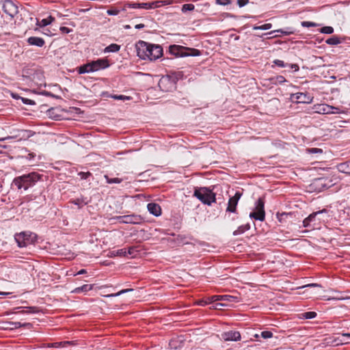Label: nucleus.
Masks as SVG:
<instances>
[{
    "label": "nucleus",
    "mask_w": 350,
    "mask_h": 350,
    "mask_svg": "<svg viewBox=\"0 0 350 350\" xmlns=\"http://www.w3.org/2000/svg\"><path fill=\"white\" fill-rule=\"evenodd\" d=\"M137 56L142 59L156 60L163 54V49L159 45L139 41L136 45Z\"/></svg>",
    "instance_id": "1"
},
{
    "label": "nucleus",
    "mask_w": 350,
    "mask_h": 350,
    "mask_svg": "<svg viewBox=\"0 0 350 350\" xmlns=\"http://www.w3.org/2000/svg\"><path fill=\"white\" fill-rule=\"evenodd\" d=\"M41 177L42 175L37 172L29 173L14 178L12 181V185L16 187L18 189H23L24 190H27L40 180Z\"/></svg>",
    "instance_id": "2"
},
{
    "label": "nucleus",
    "mask_w": 350,
    "mask_h": 350,
    "mask_svg": "<svg viewBox=\"0 0 350 350\" xmlns=\"http://www.w3.org/2000/svg\"><path fill=\"white\" fill-rule=\"evenodd\" d=\"M193 196L196 197L203 204L210 206L216 200L215 193L207 187H200L196 189Z\"/></svg>",
    "instance_id": "3"
},
{
    "label": "nucleus",
    "mask_w": 350,
    "mask_h": 350,
    "mask_svg": "<svg viewBox=\"0 0 350 350\" xmlns=\"http://www.w3.org/2000/svg\"><path fill=\"white\" fill-rule=\"evenodd\" d=\"M170 53L176 57L199 56L200 51L196 49L187 48L180 45H171L169 48Z\"/></svg>",
    "instance_id": "4"
},
{
    "label": "nucleus",
    "mask_w": 350,
    "mask_h": 350,
    "mask_svg": "<svg viewBox=\"0 0 350 350\" xmlns=\"http://www.w3.org/2000/svg\"><path fill=\"white\" fill-rule=\"evenodd\" d=\"M36 238V235L30 232H22L16 234L14 239L20 247H24L31 244Z\"/></svg>",
    "instance_id": "5"
},
{
    "label": "nucleus",
    "mask_w": 350,
    "mask_h": 350,
    "mask_svg": "<svg viewBox=\"0 0 350 350\" xmlns=\"http://www.w3.org/2000/svg\"><path fill=\"white\" fill-rule=\"evenodd\" d=\"M250 217L261 221L265 220V201L262 198H259L256 202L254 211L250 213Z\"/></svg>",
    "instance_id": "6"
},
{
    "label": "nucleus",
    "mask_w": 350,
    "mask_h": 350,
    "mask_svg": "<svg viewBox=\"0 0 350 350\" xmlns=\"http://www.w3.org/2000/svg\"><path fill=\"white\" fill-rule=\"evenodd\" d=\"M121 224H139L143 221V218L138 215L131 214L123 216H117L113 218Z\"/></svg>",
    "instance_id": "7"
},
{
    "label": "nucleus",
    "mask_w": 350,
    "mask_h": 350,
    "mask_svg": "<svg viewBox=\"0 0 350 350\" xmlns=\"http://www.w3.org/2000/svg\"><path fill=\"white\" fill-rule=\"evenodd\" d=\"M175 84L174 80L169 75L163 77L159 81V88L165 92H169L175 88Z\"/></svg>",
    "instance_id": "8"
},
{
    "label": "nucleus",
    "mask_w": 350,
    "mask_h": 350,
    "mask_svg": "<svg viewBox=\"0 0 350 350\" xmlns=\"http://www.w3.org/2000/svg\"><path fill=\"white\" fill-rule=\"evenodd\" d=\"M2 9L3 12L12 18H14L18 12V7L11 0H5L2 5Z\"/></svg>",
    "instance_id": "9"
},
{
    "label": "nucleus",
    "mask_w": 350,
    "mask_h": 350,
    "mask_svg": "<svg viewBox=\"0 0 350 350\" xmlns=\"http://www.w3.org/2000/svg\"><path fill=\"white\" fill-rule=\"evenodd\" d=\"M34 133L31 131L29 130H21L18 131V133L14 136H8L5 137L0 138V142H3L5 140L11 139H16L18 138V140L26 139L33 136Z\"/></svg>",
    "instance_id": "10"
},
{
    "label": "nucleus",
    "mask_w": 350,
    "mask_h": 350,
    "mask_svg": "<svg viewBox=\"0 0 350 350\" xmlns=\"http://www.w3.org/2000/svg\"><path fill=\"white\" fill-rule=\"evenodd\" d=\"M241 196V193L239 191H237L234 196L230 198L226 208L227 212L234 213L237 212V206Z\"/></svg>",
    "instance_id": "11"
},
{
    "label": "nucleus",
    "mask_w": 350,
    "mask_h": 350,
    "mask_svg": "<svg viewBox=\"0 0 350 350\" xmlns=\"http://www.w3.org/2000/svg\"><path fill=\"white\" fill-rule=\"evenodd\" d=\"M327 211L325 208H323L321 211H319L317 212H314L308 215L306 219L303 221V226L305 228L310 227V224L315 221V219L317 216L321 215L323 213H327Z\"/></svg>",
    "instance_id": "12"
},
{
    "label": "nucleus",
    "mask_w": 350,
    "mask_h": 350,
    "mask_svg": "<svg viewBox=\"0 0 350 350\" xmlns=\"http://www.w3.org/2000/svg\"><path fill=\"white\" fill-rule=\"evenodd\" d=\"M291 100L293 102L301 103H307L310 102V98L307 95V94L302 93V92H297L295 94H292L291 95Z\"/></svg>",
    "instance_id": "13"
},
{
    "label": "nucleus",
    "mask_w": 350,
    "mask_h": 350,
    "mask_svg": "<svg viewBox=\"0 0 350 350\" xmlns=\"http://www.w3.org/2000/svg\"><path fill=\"white\" fill-rule=\"evenodd\" d=\"M93 72L104 69L109 66L108 60L106 59H98L91 62Z\"/></svg>",
    "instance_id": "14"
},
{
    "label": "nucleus",
    "mask_w": 350,
    "mask_h": 350,
    "mask_svg": "<svg viewBox=\"0 0 350 350\" xmlns=\"http://www.w3.org/2000/svg\"><path fill=\"white\" fill-rule=\"evenodd\" d=\"M221 336L226 341H238L241 340V334L237 331L224 332Z\"/></svg>",
    "instance_id": "15"
},
{
    "label": "nucleus",
    "mask_w": 350,
    "mask_h": 350,
    "mask_svg": "<svg viewBox=\"0 0 350 350\" xmlns=\"http://www.w3.org/2000/svg\"><path fill=\"white\" fill-rule=\"evenodd\" d=\"M27 42L29 45L36 46L38 47H42L45 44V41L43 38L36 36H31L28 38Z\"/></svg>",
    "instance_id": "16"
},
{
    "label": "nucleus",
    "mask_w": 350,
    "mask_h": 350,
    "mask_svg": "<svg viewBox=\"0 0 350 350\" xmlns=\"http://www.w3.org/2000/svg\"><path fill=\"white\" fill-rule=\"evenodd\" d=\"M320 113H338L339 109L337 107H334L332 106H329L328 105H321L319 107Z\"/></svg>",
    "instance_id": "17"
},
{
    "label": "nucleus",
    "mask_w": 350,
    "mask_h": 350,
    "mask_svg": "<svg viewBox=\"0 0 350 350\" xmlns=\"http://www.w3.org/2000/svg\"><path fill=\"white\" fill-rule=\"evenodd\" d=\"M148 211L153 215L158 217L161 214V206L156 203H149L147 205Z\"/></svg>",
    "instance_id": "18"
},
{
    "label": "nucleus",
    "mask_w": 350,
    "mask_h": 350,
    "mask_svg": "<svg viewBox=\"0 0 350 350\" xmlns=\"http://www.w3.org/2000/svg\"><path fill=\"white\" fill-rule=\"evenodd\" d=\"M234 299V297L228 295H213L208 297L209 302H214L219 300H225L228 301H232Z\"/></svg>",
    "instance_id": "19"
},
{
    "label": "nucleus",
    "mask_w": 350,
    "mask_h": 350,
    "mask_svg": "<svg viewBox=\"0 0 350 350\" xmlns=\"http://www.w3.org/2000/svg\"><path fill=\"white\" fill-rule=\"evenodd\" d=\"M338 168L340 172L350 174V159L338 165Z\"/></svg>",
    "instance_id": "20"
},
{
    "label": "nucleus",
    "mask_w": 350,
    "mask_h": 350,
    "mask_svg": "<svg viewBox=\"0 0 350 350\" xmlns=\"http://www.w3.org/2000/svg\"><path fill=\"white\" fill-rule=\"evenodd\" d=\"M93 72V70H92V66L91 62L84 64L83 66H81L80 67H79V69H78V72L79 74H84V73H88V72Z\"/></svg>",
    "instance_id": "21"
},
{
    "label": "nucleus",
    "mask_w": 350,
    "mask_h": 350,
    "mask_svg": "<svg viewBox=\"0 0 350 350\" xmlns=\"http://www.w3.org/2000/svg\"><path fill=\"white\" fill-rule=\"evenodd\" d=\"M55 21V18L52 16H49L46 18H44L41 20L40 21L37 22V25L40 27H46L50 24H51Z\"/></svg>",
    "instance_id": "22"
},
{
    "label": "nucleus",
    "mask_w": 350,
    "mask_h": 350,
    "mask_svg": "<svg viewBox=\"0 0 350 350\" xmlns=\"http://www.w3.org/2000/svg\"><path fill=\"white\" fill-rule=\"evenodd\" d=\"M151 5L150 4V2L147 3H133L131 5V8L135 9H145V10H149L151 8Z\"/></svg>",
    "instance_id": "23"
},
{
    "label": "nucleus",
    "mask_w": 350,
    "mask_h": 350,
    "mask_svg": "<svg viewBox=\"0 0 350 350\" xmlns=\"http://www.w3.org/2000/svg\"><path fill=\"white\" fill-rule=\"evenodd\" d=\"M250 228V225L249 224L240 226L236 230L233 232L234 236H237L244 233L245 231L248 230Z\"/></svg>",
    "instance_id": "24"
},
{
    "label": "nucleus",
    "mask_w": 350,
    "mask_h": 350,
    "mask_svg": "<svg viewBox=\"0 0 350 350\" xmlns=\"http://www.w3.org/2000/svg\"><path fill=\"white\" fill-rule=\"evenodd\" d=\"M92 289V285L91 284H84L80 287H77L72 291V293H79L81 292H88Z\"/></svg>",
    "instance_id": "25"
},
{
    "label": "nucleus",
    "mask_w": 350,
    "mask_h": 350,
    "mask_svg": "<svg viewBox=\"0 0 350 350\" xmlns=\"http://www.w3.org/2000/svg\"><path fill=\"white\" fill-rule=\"evenodd\" d=\"M120 49V46L117 44H111L108 46H107L104 51L105 53H115L119 51Z\"/></svg>",
    "instance_id": "26"
},
{
    "label": "nucleus",
    "mask_w": 350,
    "mask_h": 350,
    "mask_svg": "<svg viewBox=\"0 0 350 350\" xmlns=\"http://www.w3.org/2000/svg\"><path fill=\"white\" fill-rule=\"evenodd\" d=\"M140 251L139 249V246L134 245L129 247L128 250H126V255H130L132 257L136 256L138 252Z\"/></svg>",
    "instance_id": "27"
},
{
    "label": "nucleus",
    "mask_w": 350,
    "mask_h": 350,
    "mask_svg": "<svg viewBox=\"0 0 350 350\" xmlns=\"http://www.w3.org/2000/svg\"><path fill=\"white\" fill-rule=\"evenodd\" d=\"M110 256H126V250L125 248L120 249L110 252Z\"/></svg>",
    "instance_id": "28"
},
{
    "label": "nucleus",
    "mask_w": 350,
    "mask_h": 350,
    "mask_svg": "<svg viewBox=\"0 0 350 350\" xmlns=\"http://www.w3.org/2000/svg\"><path fill=\"white\" fill-rule=\"evenodd\" d=\"M325 42L329 45H336L340 43V40L337 36H332L327 39Z\"/></svg>",
    "instance_id": "29"
},
{
    "label": "nucleus",
    "mask_w": 350,
    "mask_h": 350,
    "mask_svg": "<svg viewBox=\"0 0 350 350\" xmlns=\"http://www.w3.org/2000/svg\"><path fill=\"white\" fill-rule=\"evenodd\" d=\"M10 325L12 326L11 328L13 329V328H19V327H27V326H29L31 324L27 323H21L20 322H8V323Z\"/></svg>",
    "instance_id": "30"
},
{
    "label": "nucleus",
    "mask_w": 350,
    "mask_h": 350,
    "mask_svg": "<svg viewBox=\"0 0 350 350\" xmlns=\"http://www.w3.org/2000/svg\"><path fill=\"white\" fill-rule=\"evenodd\" d=\"M72 203H74L75 205H77L79 208H81L85 204H88V202L85 201L84 198H77L72 201Z\"/></svg>",
    "instance_id": "31"
},
{
    "label": "nucleus",
    "mask_w": 350,
    "mask_h": 350,
    "mask_svg": "<svg viewBox=\"0 0 350 350\" xmlns=\"http://www.w3.org/2000/svg\"><path fill=\"white\" fill-rule=\"evenodd\" d=\"M133 288H126V289H122L120 291L116 293H112V294H109V295H105V297H117V296H119L122 294H124V293H128V292H131V291H133Z\"/></svg>",
    "instance_id": "32"
},
{
    "label": "nucleus",
    "mask_w": 350,
    "mask_h": 350,
    "mask_svg": "<svg viewBox=\"0 0 350 350\" xmlns=\"http://www.w3.org/2000/svg\"><path fill=\"white\" fill-rule=\"evenodd\" d=\"M301 315L302 316L301 317L302 319H314L317 317V313L315 312H306L302 313Z\"/></svg>",
    "instance_id": "33"
},
{
    "label": "nucleus",
    "mask_w": 350,
    "mask_h": 350,
    "mask_svg": "<svg viewBox=\"0 0 350 350\" xmlns=\"http://www.w3.org/2000/svg\"><path fill=\"white\" fill-rule=\"evenodd\" d=\"M105 178L107 183L112 184V183H120L122 181V179L119 178H109L107 175H105Z\"/></svg>",
    "instance_id": "34"
},
{
    "label": "nucleus",
    "mask_w": 350,
    "mask_h": 350,
    "mask_svg": "<svg viewBox=\"0 0 350 350\" xmlns=\"http://www.w3.org/2000/svg\"><path fill=\"white\" fill-rule=\"evenodd\" d=\"M272 27V25L271 23H266L260 26H254L253 29L254 30H268Z\"/></svg>",
    "instance_id": "35"
},
{
    "label": "nucleus",
    "mask_w": 350,
    "mask_h": 350,
    "mask_svg": "<svg viewBox=\"0 0 350 350\" xmlns=\"http://www.w3.org/2000/svg\"><path fill=\"white\" fill-rule=\"evenodd\" d=\"M38 312V310L35 307H29L27 308L26 310H23L19 311V313L23 314H32V313H36Z\"/></svg>",
    "instance_id": "36"
},
{
    "label": "nucleus",
    "mask_w": 350,
    "mask_h": 350,
    "mask_svg": "<svg viewBox=\"0 0 350 350\" xmlns=\"http://www.w3.org/2000/svg\"><path fill=\"white\" fill-rule=\"evenodd\" d=\"M194 8H195V6L193 4L187 3V4H184L182 6L181 10L183 12H186L187 11H192L194 10Z\"/></svg>",
    "instance_id": "37"
},
{
    "label": "nucleus",
    "mask_w": 350,
    "mask_h": 350,
    "mask_svg": "<svg viewBox=\"0 0 350 350\" xmlns=\"http://www.w3.org/2000/svg\"><path fill=\"white\" fill-rule=\"evenodd\" d=\"M320 32L322 33L331 34L334 32V29L330 26H325L320 29Z\"/></svg>",
    "instance_id": "38"
},
{
    "label": "nucleus",
    "mask_w": 350,
    "mask_h": 350,
    "mask_svg": "<svg viewBox=\"0 0 350 350\" xmlns=\"http://www.w3.org/2000/svg\"><path fill=\"white\" fill-rule=\"evenodd\" d=\"M334 340V336H329V337H326L323 339V343L325 345H330V346H334V342H333Z\"/></svg>",
    "instance_id": "39"
},
{
    "label": "nucleus",
    "mask_w": 350,
    "mask_h": 350,
    "mask_svg": "<svg viewBox=\"0 0 350 350\" xmlns=\"http://www.w3.org/2000/svg\"><path fill=\"white\" fill-rule=\"evenodd\" d=\"M274 81V83L277 84H282L286 81L285 78L282 75L277 76L275 79H273Z\"/></svg>",
    "instance_id": "40"
},
{
    "label": "nucleus",
    "mask_w": 350,
    "mask_h": 350,
    "mask_svg": "<svg viewBox=\"0 0 350 350\" xmlns=\"http://www.w3.org/2000/svg\"><path fill=\"white\" fill-rule=\"evenodd\" d=\"M260 336L265 339L270 338L273 336V333L270 331H263L260 333Z\"/></svg>",
    "instance_id": "41"
},
{
    "label": "nucleus",
    "mask_w": 350,
    "mask_h": 350,
    "mask_svg": "<svg viewBox=\"0 0 350 350\" xmlns=\"http://www.w3.org/2000/svg\"><path fill=\"white\" fill-rule=\"evenodd\" d=\"M301 26L305 27H317L318 24L310 21H303L301 22Z\"/></svg>",
    "instance_id": "42"
},
{
    "label": "nucleus",
    "mask_w": 350,
    "mask_h": 350,
    "mask_svg": "<svg viewBox=\"0 0 350 350\" xmlns=\"http://www.w3.org/2000/svg\"><path fill=\"white\" fill-rule=\"evenodd\" d=\"M150 4L152 5L150 9H154L156 8H161L163 6L161 1H156L150 2Z\"/></svg>",
    "instance_id": "43"
},
{
    "label": "nucleus",
    "mask_w": 350,
    "mask_h": 350,
    "mask_svg": "<svg viewBox=\"0 0 350 350\" xmlns=\"http://www.w3.org/2000/svg\"><path fill=\"white\" fill-rule=\"evenodd\" d=\"M111 98L116 99V100H130V97L124 95H112L111 96Z\"/></svg>",
    "instance_id": "44"
},
{
    "label": "nucleus",
    "mask_w": 350,
    "mask_h": 350,
    "mask_svg": "<svg viewBox=\"0 0 350 350\" xmlns=\"http://www.w3.org/2000/svg\"><path fill=\"white\" fill-rule=\"evenodd\" d=\"M273 64L279 67L284 68L287 66L288 64H285L282 60L275 59L273 61Z\"/></svg>",
    "instance_id": "45"
},
{
    "label": "nucleus",
    "mask_w": 350,
    "mask_h": 350,
    "mask_svg": "<svg viewBox=\"0 0 350 350\" xmlns=\"http://www.w3.org/2000/svg\"><path fill=\"white\" fill-rule=\"evenodd\" d=\"M211 303V302H209L208 297L206 299H200L197 301V304L202 306H204Z\"/></svg>",
    "instance_id": "46"
},
{
    "label": "nucleus",
    "mask_w": 350,
    "mask_h": 350,
    "mask_svg": "<svg viewBox=\"0 0 350 350\" xmlns=\"http://www.w3.org/2000/svg\"><path fill=\"white\" fill-rule=\"evenodd\" d=\"M21 100L24 104L31 105H35V102L31 99L26 98H21Z\"/></svg>",
    "instance_id": "47"
},
{
    "label": "nucleus",
    "mask_w": 350,
    "mask_h": 350,
    "mask_svg": "<svg viewBox=\"0 0 350 350\" xmlns=\"http://www.w3.org/2000/svg\"><path fill=\"white\" fill-rule=\"evenodd\" d=\"M334 340L333 342H334V346H338V345H342L343 342H342L341 340H340L339 338H337V337H334Z\"/></svg>",
    "instance_id": "48"
},
{
    "label": "nucleus",
    "mask_w": 350,
    "mask_h": 350,
    "mask_svg": "<svg viewBox=\"0 0 350 350\" xmlns=\"http://www.w3.org/2000/svg\"><path fill=\"white\" fill-rule=\"evenodd\" d=\"M249 2V0H237V3L239 5V7H243L246 4H247Z\"/></svg>",
    "instance_id": "49"
},
{
    "label": "nucleus",
    "mask_w": 350,
    "mask_h": 350,
    "mask_svg": "<svg viewBox=\"0 0 350 350\" xmlns=\"http://www.w3.org/2000/svg\"><path fill=\"white\" fill-rule=\"evenodd\" d=\"M310 153H321L323 150L319 148H312L308 150Z\"/></svg>",
    "instance_id": "50"
},
{
    "label": "nucleus",
    "mask_w": 350,
    "mask_h": 350,
    "mask_svg": "<svg viewBox=\"0 0 350 350\" xmlns=\"http://www.w3.org/2000/svg\"><path fill=\"white\" fill-rule=\"evenodd\" d=\"M60 31L62 33H68L70 32L71 29L66 27H61Z\"/></svg>",
    "instance_id": "51"
},
{
    "label": "nucleus",
    "mask_w": 350,
    "mask_h": 350,
    "mask_svg": "<svg viewBox=\"0 0 350 350\" xmlns=\"http://www.w3.org/2000/svg\"><path fill=\"white\" fill-rule=\"evenodd\" d=\"M81 178L86 179L89 176L91 175L90 172H81L80 173Z\"/></svg>",
    "instance_id": "52"
},
{
    "label": "nucleus",
    "mask_w": 350,
    "mask_h": 350,
    "mask_svg": "<svg viewBox=\"0 0 350 350\" xmlns=\"http://www.w3.org/2000/svg\"><path fill=\"white\" fill-rule=\"evenodd\" d=\"M163 6L170 5L173 3L172 0H163L161 1Z\"/></svg>",
    "instance_id": "53"
},
{
    "label": "nucleus",
    "mask_w": 350,
    "mask_h": 350,
    "mask_svg": "<svg viewBox=\"0 0 350 350\" xmlns=\"http://www.w3.org/2000/svg\"><path fill=\"white\" fill-rule=\"evenodd\" d=\"M290 67L293 69L295 71H298L299 69V67L297 64H290Z\"/></svg>",
    "instance_id": "54"
},
{
    "label": "nucleus",
    "mask_w": 350,
    "mask_h": 350,
    "mask_svg": "<svg viewBox=\"0 0 350 350\" xmlns=\"http://www.w3.org/2000/svg\"><path fill=\"white\" fill-rule=\"evenodd\" d=\"M312 286H321L319 284H316V283H312V284H309L303 286L302 288L312 287Z\"/></svg>",
    "instance_id": "55"
},
{
    "label": "nucleus",
    "mask_w": 350,
    "mask_h": 350,
    "mask_svg": "<svg viewBox=\"0 0 350 350\" xmlns=\"http://www.w3.org/2000/svg\"><path fill=\"white\" fill-rule=\"evenodd\" d=\"M60 344H62L63 346L65 347L66 345L73 344V341H64Z\"/></svg>",
    "instance_id": "56"
},
{
    "label": "nucleus",
    "mask_w": 350,
    "mask_h": 350,
    "mask_svg": "<svg viewBox=\"0 0 350 350\" xmlns=\"http://www.w3.org/2000/svg\"><path fill=\"white\" fill-rule=\"evenodd\" d=\"M144 26H145V25H144V24H142V23H141V24H137V25H136L135 26V29H142V28H144Z\"/></svg>",
    "instance_id": "57"
},
{
    "label": "nucleus",
    "mask_w": 350,
    "mask_h": 350,
    "mask_svg": "<svg viewBox=\"0 0 350 350\" xmlns=\"http://www.w3.org/2000/svg\"><path fill=\"white\" fill-rule=\"evenodd\" d=\"M87 273V271L85 269H81L77 275H81V274H85Z\"/></svg>",
    "instance_id": "58"
},
{
    "label": "nucleus",
    "mask_w": 350,
    "mask_h": 350,
    "mask_svg": "<svg viewBox=\"0 0 350 350\" xmlns=\"http://www.w3.org/2000/svg\"><path fill=\"white\" fill-rule=\"evenodd\" d=\"M341 335L345 337L350 338V333H342Z\"/></svg>",
    "instance_id": "59"
},
{
    "label": "nucleus",
    "mask_w": 350,
    "mask_h": 350,
    "mask_svg": "<svg viewBox=\"0 0 350 350\" xmlns=\"http://www.w3.org/2000/svg\"><path fill=\"white\" fill-rule=\"evenodd\" d=\"M344 298L342 297H334V298H328L327 299L328 300H330V299H337V300H342Z\"/></svg>",
    "instance_id": "60"
},
{
    "label": "nucleus",
    "mask_w": 350,
    "mask_h": 350,
    "mask_svg": "<svg viewBox=\"0 0 350 350\" xmlns=\"http://www.w3.org/2000/svg\"><path fill=\"white\" fill-rule=\"evenodd\" d=\"M10 293H7V292H1L0 291V295H10Z\"/></svg>",
    "instance_id": "61"
},
{
    "label": "nucleus",
    "mask_w": 350,
    "mask_h": 350,
    "mask_svg": "<svg viewBox=\"0 0 350 350\" xmlns=\"http://www.w3.org/2000/svg\"><path fill=\"white\" fill-rule=\"evenodd\" d=\"M7 148V146H5V145H1V144H0V153H1V152H2V150H1V149H2V148Z\"/></svg>",
    "instance_id": "62"
},
{
    "label": "nucleus",
    "mask_w": 350,
    "mask_h": 350,
    "mask_svg": "<svg viewBox=\"0 0 350 350\" xmlns=\"http://www.w3.org/2000/svg\"><path fill=\"white\" fill-rule=\"evenodd\" d=\"M277 32H281L282 33H284L285 35H288L289 33L287 32H284L282 29L276 30Z\"/></svg>",
    "instance_id": "63"
},
{
    "label": "nucleus",
    "mask_w": 350,
    "mask_h": 350,
    "mask_svg": "<svg viewBox=\"0 0 350 350\" xmlns=\"http://www.w3.org/2000/svg\"><path fill=\"white\" fill-rule=\"evenodd\" d=\"M223 304H217L215 306H214V308L215 309H217L218 308V306H222Z\"/></svg>",
    "instance_id": "64"
}]
</instances>
